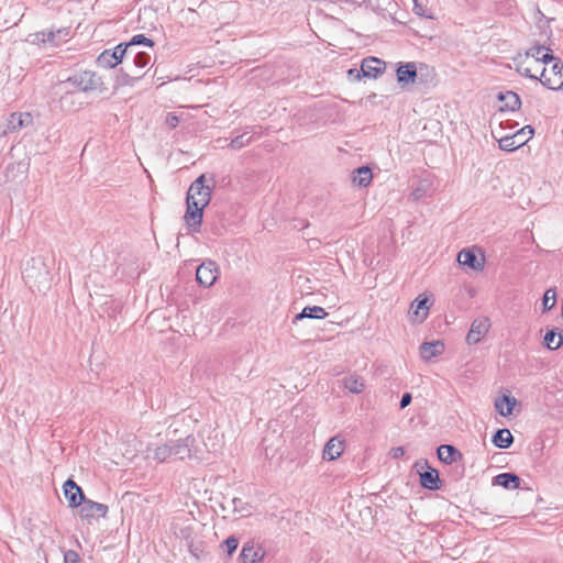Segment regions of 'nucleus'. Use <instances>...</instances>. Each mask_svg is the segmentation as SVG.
Returning <instances> with one entry per match:
<instances>
[{"mask_svg": "<svg viewBox=\"0 0 563 563\" xmlns=\"http://www.w3.org/2000/svg\"><path fill=\"white\" fill-rule=\"evenodd\" d=\"M33 117L29 112H13L7 120L10 133L32 125Z\"/></svg>", "mask_w": 563, "mask_h": 563, "instance_id": "4468645a", "label": "nucleus"}, {"mask_svg": "<svg viewBox=\"0 0 563 563\" xmlns=\"http://www.w3.org/2000/svg\"><path fill=\"white\" fill-rule=\"evenodd\" d=\"M413 195H415L416 198H420L421 197V191H419L417 189V190H415Z\"/></svg>", "mask_w": 563, "mask_h": 563, "instance_id": "6e6d98bb", "label": "nucleus"}, {"mask_svg": "<svg viewBox=\"0 0 563 563\" xmlns=\"http://www.w3.org/2000/svg\"><path fill=\"white\" fill-rule=\"evenodd\" d=\"M120 63V58L112 49H104L97 58V64L103 68H114Z\"/></svg>", "mask_w": 563, "mask_h": 563, "instance_id": "a878e982", "label": "nucleus"}, {"mask_svg": "<svg viewBox=\"0 0 563 563\" xmlns=\"http://www.w3.org/2000/svg\"><path fill=\"white\" fill-rule=\"evenodd\" d=\"M457 262L463 266H467L472 269L478 271V269L483 268L484 258H482V261H478V258L473 250L464 249L459 252Z\"/></svg>", "mask_w": 563, "mask_h": 563, "instance_id": "f3484780", "label": "nucleus"}, {"mask_svg": "<svg viewBox=\"0 0 563 563\" xmlns=\"http://www.w3.org/2000/svg\"><path fill=\"white\" fill-rule=\"evenodd\" d=\"M134 53H137V52L135 51V46H132V54H130V56H132V58H134Z\"/></svg>", "mask_w": 563, "mask_h": 563, "instance_id": "13d9d810", "label": "nucleus"}, {"mask_svg": "<svg viewBox=\"0 0 563 563\" xmlns=\"http://www.w3.org/2000/svg\"><path fill=\"white\" fill-rule=\"evenodd\" d=\"M238 547H239V539L234 536H230L221 544V548L225 549V551L229 555H232L233 552H235V550L238 549Z\"/></svg>", "mask_w": 563, "mask_h": 563, "instance_id": "a19ab883", "label": "nucleus"}, {"mask_svg": "<svg viewBox=\"0 0 563 563\" xmlns=\"http://www.w3.org/2000/svg\"><path fill=\"white\" fill-rule=\"evenodd\" d=\"M544 51H547V53H545V54H543V55L540 57L539 62H541V63H543V64H550V63L555 64V60H561L560 58H558L556 56H554V55L551 53V49H550V48L545 47V49H544Z\"/></svg>", "mask_w": 563, "mask_h": 563, "instance_id": "49530a36", "label": "nucleus"}, {"mask_svg": "<svg viewBox=\"0 0 563 563\" xmlns=\"http://www.w3.org/2000/svg\"><path fill=\"white\" fill-rule=\"evenodd\" d=\"M203 207L198 206L195 201L187 202V210L185 212V222L192 231H198L203 216Z\"/></svg>", "mask_w": 563, "mask_h": 563, "instance_id": "f8f14e48", "label": "nucleus"}, {"mask_svg": "<svg viewBox=\"0 0 563 563\" xmlns=\"http://www.w3.org/2000/svg\"><path fill=\"white\" fill-rule=\"evenodd\" d=\"M252 137L247 136V133L235 136L231 140L229 147L231 150H240L251 143Z\"/></svg>", "mask_w": 563, "mask_h": 563, "instance_id": "c9c22d12", "label": "nucleus"}, {"mask_svg": "<svg viewBox=\"0 0 563 563\" xmlns=\"http://www.w3.org/2000/svg\"><path fill=\"white\" fill-rule=\"evenodd\" d=\"M32 291L45 292L51 287V272L41 258H31L22 273Z\"/></svg>", "mask_w": 563, "mask_h": 563, "instance_id": "f03ea898", "label": "nucleus"}, {"mask_svg": "<svg viewBox=\"0 0 563 563\" xmlns=\"http://www.w3.org/2000/svg\"><path fill=\"white\" fill-rule=\"evenodd\" d=\"M386 69V63L377 57H366L362 60L361 71L363 77L377 78Z\"/></svg>", "mask_w": 563, "mask_h": 563, "instance_id": "9b49d317", "label": "nucleus"}, {"mask_svg": "<svg viewBox=\"0 0 563 563\" xmlns=\"http://www.w3.org/2000/svg\"><path fill=\"white\" fill-rule=\"evenodd\" d=\"M10 131H9V128H8V124L5 123L4 125L0 123V136H4L7 134H9Z\"/></svg>", "mask_w": 563, "mask_h": 563, "instance_id": "864d4df0", "label": "nucleus"}, {"mask_svg": "<svg viewBox=\"0 0 563 563\" xmlns=\"http://www.w3.org/2000/svg\"><path fill=\"white\" fill-rule=\"evenodd\" d=\"M539 81L551 90H559L563 87V63L555 60L550 68H543Z\"/></svg>", "mask_w": 563, "mask_h": 563, "instance_id": "39448f33", "label": "nucleus"}, {"mask_svg": "<svg viewBox=\"0 0 563 563\" xmlns=\"http://www.w3.org/2000/svg\"><path fill=\"white\" fill-rule=\"evenodd\" d=\"M150 60H151L150 54H147L145 52L134 53L133 65L135 68H137V69L144 68L145 66L148 65Z\"/></svg>", "mask_w": 563, "mask_h": 563, "instance_id": "58836bf2", "label": "nucleus"}, {"mask_svg": "<svg viewBox=\"0 0 563 563\" xmlns=\"http://www.w3.org/2000/svg\"><path fill=\"white\" fill-rule=\"evenodd\" d=\"M363 77L361 69L351 68L347 70V78L351 81H358Z\"/></svg>", "mask_w": 563, "mask_h": 563, "instance_id": "de8ad7c7", "label": "nucleus"}, {"mask_svg": "<svg viewBox=\"0 0 563 563\" xmlns=\"http://www.w3.org/2000/svg\"><path fill=\"white\" fill-rule=\"evenodd\" d=\"M30 42L40 47H58L70 38V27H58L30 34Z\"/></svg>", "mask_w": 563, "mask_h": 563, "instance_id": "7ed1b4c3", "label": "nucleus"}, {"mask_svg": "<svg viewBox=\"0 0 563 563\" xmlns=\"http://www.w3.org/2000/svg\"><path fill=\"white\" fill-rule=\"evenodd\" d=\"M344 387L351 393L360 394L363 391L365 385L362 377L351 375L344 378Z\"/></svg>", "mask_w": 563, "mask_h": 563, "instance_id": "c756f323", "label": "nucleus"}, {"mask_svg": "<svg viewBox=\"0 0 563 563\" xmlns=\"http://www.w3.org/2000/svg\"><path fill=\"white\" fill-rule=\"evenodd\" d=\"M64 563H81L79 554L74 550L64 553Z\"/></svg>", "mask_w": 563, "mask_h": 563, "instance_id": "a18cd8bd", "label": "nucleus"}, {"mask_svg": "<svg viewBox=\"0 0 563 563\" xmlns=\"http://www.w3.org/2000/svg\"><path fill=\"white\" fill-rule=\"evenodd\" d=\"M172 442L168 441L162 445H157L153 450V459L159 463L166 462L169 459H173V451H172Z\"/></svg>", "mask_w": 563, "mask_h": 563, "instance_id": "c85d7f7f", "label": "nucleus"}, {"mask_svg": "<svg viewBox=\"0 0 563 563\" xmlns=\"http://www.w3.org/2000/svg\"><path fill=\"white\" fill-rule=\"evenodd\" d=\"M526 143H527V139L517 141L514 135L505 136L499 140V147L503 151L511 152V151H515V150L519 148L520 146L525 145Z\"/></svg>", "mask_w": 563, "mask_h": 563, "instance_id": "7c9ffc66", "label": "nucleus"}, {"mask_svg": "<svg viewBox=\"0 0 563 563\" xmlns=\"http://www.w3.org/2000/svg\"><path fill=\"white\" fill-rule=\"evenodd\" d=\"M265 555L261 547H255L253 542H246L240 553L242 563H260Z\"/></svg>", "mask_w": 563, "mask_h": 563, "instance_id": "ddd939ff", "label": "nucleus"}, {"mask_svg": "<svg viewBox=\"0 0 563 563\" xmlns=\"http://www.w3.org/2000/svg\"><path fill=\"white\" fill-rule=\"evenodd\" d=\"M417 77V68L413 63L401 65L397 69V80L401 85L413 82Z\"/></svg>", "mask_w": 563, "mask_h": 563, "instance_id": "412c9836", "label": "nucleus"}, {"mask_svg": "<svg viewBox=\"0 0 563 563\" xmlns=\"http://www.w3.org/2000/svg\"><path fill=\"white\" fill-rule=\"evenodd\" d=\"M413 195H415L416 198H420L421 197V191H419L417 189V190H415Z\"/></svg>", "mask_w": 563, "mask_h": 563, "instance_id": "4d7b16f0", "label": "nucleus"}, {"mask_svg": "<svg viewBox=\"0 0 563 563\" xmlns=\"http://www.w3.org/2000/svg\"><path fill=\"white\" fill-rule=\"evenodd\" d=\"M120 71H121L120 79H121V82L124 85L131 84V81L139 80L143 77L142 74L130 75L128 71H124L123 69H121Z\"/></svg>", "mask_w": 563, "mask_h": 563, "instance_id": "c03bdc74", "label": "nucleus"}, {"mask_svg": "<svg viewBox=\"0 0 563 563\" xmlns=\"http://www.w3.org/2000/svg\"><path fill=\"white\" fill-rule=\"evenodd\" d=\"M545 49V46L543 45H533L526 52V57L534 58L537 62H539L540 57L539 55Z\"/></svg>", "mask_w": 563, "mask_h": 563, "instance_id": "37998d69", "label": "nucleus"}, {"mask_svg": "<svg viewBox=\"0 0 563 563\" xmlns=\"http://www.w3.org/2000/svg\"><path fill=\"white\" fill-rule=\"evenodd\" d=\"M165 122H166V124L169 128L174 129V128H176L178 125L179 118L176 114H174V113H168L167 117H166Z\"/></svg>", "mask_w": 563, "mask_h": 563, "instance_id": "09e8293b", "label": "nucleus"}, {"mask_svg": "<svg viewBox=\"0 0 563 563\" xmlns=\"http://www.w3.org/2000/svg\"><path fill=\"white\" fill-rule=\"evenodd\" d=\"M344 451V441L339 437L331 438L324 445L322 457L327 461H333L341 456Z\"/></svg>", "mask_w": 563, "mask_h": 563, "instance_id": "2eb2a0df", "label": "nucleus"}, {"mask_svg": "<svg viewBox=\"0 0 563 563\" xmlns=\"http://www.w3.org/2000/svg\"><path fill=\"white\" fill-rule=\"evenodd\" d=\"M492 442L499 449H508L514 443V437L508 429H498L493 435Z\"/></svg>", "mask_w": 563, "mask_h": 563, "instance_id": "393cba45", "label": "nucleus"}, {"mask_svg": "<svg viewBox=\"0 0 563 563\" xmlns=\"http://www.w3.org/2000/svg\"><path fill=\"white\" fill-rule=\"evenodd\" d=\"M544 344L549 350H558L563 344V338L555 330H550L544 335Z\"/></svg>", "mask_w": 563, "mask_h": 563, "instance_id": "2f4dec72", "label": "nucleus"}, {"mask_svg": "<svg viewBox=\"0 0 563 563\" xmlns=\"http://www.w3.org/2000/svg\"><path fill=\"white\" fill-rule=\"evenodd\" d=\"M405 454V450L401 446L393 449V457L397 459Z\"/></svg>", "mask_w": 563, "mask_h": 563, "instance_id": "603ef678", "label": "nucleus"}, {"mask_svg": "<svg viewBox=\"0 0 563 563\" xmlns=\"http://www.w3.org/2000/svg\"><path fill=\"white\" fill-rule=\"evenodd\" d=\"M444 350L441 341L424 342L420 346V355L423 360H430L440 355Z\"/></svg>", "mask_w": 563, "mask_h": 563, "instance_id": "4be33fe9", "label": "nucleus"}, {"mask_svg": "<svg viewBox=\"0 0 563 563\" xmlns=\"http://www.w3.org/2000/svg\"><path fill=\"white\" fill-rule=\"evenodd\" d=\"M218 278V266L213 261H207L200 264L196 272L197 282L205 286L210 287Z\"/></svg>", "mask_w": 563, "mask_h": 563, "instance_id": "0eeeda50", "label": "nucleus"}, {"mask_svg": "<svg viewBox=\"0 0 563 563\" xmlns=\"http://www.w3.org/2000/svg\"><path fill=\"white\" fill-rule=\"evenodd\" d=\"M228 507L232 508V504L229 503V499H227Z\"/></svg>", "mask_w": 563, "mask_h": 563, "instance_id": "052dcab7", "label": "nucleus"}, {"mask_svg": "<svg viewBox=\"0 0 563 563\" xmlns=\"http://www.w3.org/2000/svg\"><path fill=\"white\" fill-rule=\"evenodd\" d=\"M206 174L200 175L189 187L186 202L195 201L198 206L206 208L211 199L212 186L207 185Z\"/></svg>", "mask_w": 563, "mask_h": 563, "instance_id": "20e7f679", "label": "nucleus"}, {"mask_svg": "<svg viewBox=\"0 0 563 563\" xmlns=\"http://www.w3.org/2000/svg\"><path fill=\"white\" fill-rule=\"evenodd\" d=\"M428 468V471L420 473V485L429 490H437L440 488L439 472L432 467Z\"/></svg>", "mask_w": 563, "mask_h": 563, "instance_id": "6ab92c4d", "label": "nucleus"}, {"mask_svg": "<svg viewBox=\"0 0 563 563\" xmlns=\"http://www.w3.org/2000/svg\"><path fill=\"white\" fill-rule=\"evenodd\" d=\"M229 503L232 504V511L234 514H240L242 517L251 515V506L241 498L233 497L229 499Z\"/></svg>", "mask_w": 563, "mask_h": 563, "instance_id": "473e14b6", "label": "nucleus"}, {"mask_svg": "<svg viewBox=\"0 0 563 563\" xmlns=\"http://www.w3.org/2000/svg\"><path fill=\"white\" fill-rule=\"evenodd\" d=\"M490 328V322L487 317H482L475 319L472 324L471 329L466 335V342L467 344H476L478 343L482 338L488 332Z\"/></svg>", "mask_w": 563, "mask_h": 563, "instance_id": "1a4fd4ad", "label": "nucleus"}, {"mask_svg": "<svg viewBox=\"0 0 563 563\" xmlns=\"http://www.w3.org/2000/svg\"><path fill=\"white\" fill-rule=\"evenodd\" d=\"M57 87L63 92L60 103L64 107L76 91H102L103 81L95 71L84 70L69 76L65 80H60Z\"/></svg>", "mask_w": 563, "mask_h": 563, "instance_id": "f257e3e1", "label": "nucleus"}, {"mask_svg": "<svg viewBox=\"0 0 563 563\" xmlns=\"http://www.w3.org/2000/svg\"><path fill=\"white\" fill-rule=\"evenodd\" d=\"M63 489L65 498L68 501V506L71 508L79 507L85 498V494L81 487L77 485V483L74 479L68 478L64 483Z\"/></svg>", "mask_w": 563, "mask_h": 563, "instance_id": "9d476101", "label": "nucleus"}, {"mask_svg": "<svg viewBox=\"0 0 563 563\" xmlns=\"http://www.w3.org/2000/svg\"><path fill=\"white\" fill-rule=\"evenodd\" d=\"M518 71L521 76L528 77L533 80H539V77L533 75L529 68H523V69L518 68Z\"/></svg>", "mask_w": 563, "mask_h": 563, "instance_id": "3c124183", "label": "nucleus"}, {"mask_svg": "<svg viewBox=\"0 0 563 563\" xmlns=\"http://www.w3.org/2000/svg\"><path fill=\"white\" fill-rule=\"evenodd\" d=\"M373 178V174L369 167L361 166L354 169L352 181L358 187H367Z\"/></svg>", "mask_w": 563, "mask_h": 563, "instance_id": "5701e85b", "label": "nucleus"}, {"mask_svg": "<svg viewBox=\"0 0 563 563\" xmlns=\"http://www.w3.org/2000/svg\"><path fill=\"white\" fill-rule=\"evenodd\" d=\"M517 404V399L510 395H503L495 399V408L497 412L503 417H508L512 413L514 407Z\"/></svg>", "mask_w": 563, "mask_h": 563, "instance_id": "a211bd4d", "label": "nucleus"}, {"mask_svg": "<svg viewBox=\"0 0 563 563\" xmlns=\"http://www.w3.org/2000/svg\"><path fill=\"white\" fill-rule=\"evenodd\" d=\"M175 534L186 541V545L190 543V541H195V533L191 526H185L175 531Z\"/></svg>", "mask_w": 563, "mask_h": 563, "instance_id": "e433bc0d", "label": "nucleus"}, {"mask_svg": "<svg viewBox=\"0 0 563 563\" xmlns=\"http://www.w3.org/2000/svg\"><path fill=\"white\" fill-rule=\"evenodd\" d=\"M112 52H115L117 57H119L120 62H122L123 58L130 57V54H132V47L130 46L129 42L120 43L112 49Z\"/></svg>", "mask_w": 563, "mask_h": 563, "instance_id": "4c0bfd02", "label": "nucleus"}, {"mask_svg": "<svg viewBox=\"0 0 563 563\" xmlns=\"http://www.w3.org/2000/svg\"><path fill=\"white\" fill-rule=\"evenodd\" d=\"M327 316H328L327 311L320 306L306 307L302 309V311L300 313L295 316L292 322L296 323L297 321L305 319V318L320 320V319L325 318Z\"/></svg>", "mask_w": 563, "mask_h": 563, "instance_id": "b1692460", "label": "nucleus"}, {"mask_svg": "<svg viewBox=\"0 0 563 563\" xmlns=\"http://www.w3.org/2000/svg\"><path fill=\"white\" fill-rule=\"evenodd\" d=\"M422 8L421 5L415 4V12L419 15H426L423 12H421Z\"/></svg>", "mask_w": 563, "mask_h": 563, "instance_id": "5fc2aeb1", "label": "nucleus"}, {"mask_svg": "<svg viewBox=\"0 0 563 563\" xmlns=\"http://www.w3.org/2000/svg\"><path fill=\"white\" fill-rule=\"evenodd\" d=\"M130 46H137V45H145V46H150V47H153L154 46V41L146 37L144 34H137V35H134L130 42H129Z\"/></svg>", "mask_w": 563, "mask_h": 563, "instance_id": "ea45409f", "label": "nucleus"}, {"mask_svg": "<svg viewBox=\"0 0 563 563\" xmlns=\"http://www.w3.org/2000/svg\"><path fill=\"white\" fill-rule=\"evenodd\" d=\"M493 484L506 489H516L520 485V477L515 473H501L493 478Z\"/></svg>", "mask_w": 563, "mask_h": 563, "instance_id": "aec40b11", "label": "nucleus"}, {"mask_svg": "<svg viewBox=\"0 0 563 563\" xmlns=\"http://www.w3.org/2000/svg\"><path fill=\"white\" fill-rule=\"evenodd\" d=\"M170 442L174 460L184 461L186 459H190L194 452H196V438L191 434L187 435L185 439L170 440Z\"/></svg>", "mask_w": 563, "mask_h": 563, "instance_id": "423d86ee", "label": "nucleus"}, {"mask_svg": "<svg viewBox=\"0 0 563 563\" xmlns=\"http://www.w3.org/2000/svg\"><path fill=\"white\" fill-rule=\"evenodd\" d=\"M498 99L504 102L505 108L510 111H516L521 107L520 97L514 91L500 92Z\"/></svg>", "mask_w": 563, "mask_h": 563, "instance_id": "bb28decb", "label": "nucleus"}, {"mask_svg": "<svg viewBox=\"0 0 563 563\" xmlns=\"http://www.w3.org/2000/svg\"><path fill=\"white\" fill-rule=\"evenodd\" d=\"M187 548H188V551L190 552V554L197 560V561H200L201 559L205 558V544L203 542H195V541H190L189 544H187Z\"/></svg>", "mask_w": 563, "mask_h": 563, "instance_id": "f704fd0d", "label": "nucleus"}, {"mask_svg": "<svg viewBox=\"0 0 563 563\" xmlns=\"http://www.w3.org/2000/svg\"><path fill=\"white\" fill-rule=\"evenodd\" d=\"M533 134L534 129L531 125H526L520 131H518L514 136L516 137L517 141L527 139L528 142Z\"/></svg>", "mask_w": 563, "mask_h": 563, "instance_id": "79ce46f5", "label": "nucleus"}, {"mask_svg": "<svg viewBox=\"0 0 563 563\" xmlns=\"http://www.w3.org/2000/svg\"><path fill=\"white\" fill-rule=\"evenodd\" d=\"M556 302V291L554 288H549L545 290L543 299H542V307L543 311L551 310Z\"/></svg>", "mask_w": 563, "mask_h": 563, "instance_id": "72a5a7b5", "label": "nucleus"}, {"mask_svg": "<svg viewBox=\"0 0 563 563\" xmlns=\"http://www.w3.org/2000/svg\"><path fill=\"white\" fill-rule=\"evenodd\" d=\"M428 298H417L410 307V310H412V313L419 318V321L422 322L428 317L429 306H428Z\"/></svg>", "mask_w": 563, "mask_h": 563, "instance_id": "cd10ccee", "label": "nucleus"}, {"mask_svg": "<svg viewBox=\"0 0 563 563\" xmlns=\"http://www.w3.org/2000/svg\"><path fill=\"white\" fill-rule=\"evenodd\" d=\"M438 457L445 464H453L463 461V454L451 444H442L437 450Z\"/></svg>", "mask_w": 563, "mask_h": 563, "instance_id": "dca6fc26", "label": "nucleus"}, {"mask_svg": "<svg viewBox=\"0 0 563 563\" xmlns=\"http://www.w3.org/2000/svg\"><path fill=\"white\" fill-rule=\"evenodd\" d=\"M79 514L84 519H96L99 517H106L108 512V506L101 503H97L90 499L84 498L80 504Z\"/></svg>", "mask_w": 563, "mask_h": 563, "instance_id": "6e6552de", "label": "nucleus"}, {"mask_svg": "<svg viewBox=\"0 0 563 563\" xmlns=\"http://www.w3.org/2000/svg\"><path fill=\"white\" fill-rule=\"evenodd\" d=\"M210 181L212 183V186L214 185V179L213 177H210Z\"/></svg>", "mask_w": 563, "mask_h": 563, "instance_id": "bf43d9fd", "label": "nucleus"}, {"mask_svg": "<svg viewBox=\"0 0 563 563\" xmlns=\"http://www.w3.org/2000/svg\"><path fill=\"white\" fill-rule=\"evenodd\" d=\"M411 400H412L411 394L405 393L400 399V404H399L400 409H405L407 406H409Z\"/></svg>", "mask_w": 563, "mask_h": 563, "instance_id": "8fccbe9b", "label": "nucleus"}]
</instances>
